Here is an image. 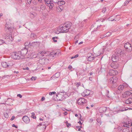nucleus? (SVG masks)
Wrapping results in <instances>:
<instances>
[{"mask_svg":"<svg viewBox=\"0 0 132 132\" xmlns=\"http://www.w3.org/2000/svg\"><path fill=\"white\" fill-rule=\"evenodd\" d=\"M90 94V92L89 90H85L81 94L82 96L83 97L86 96Z\"/></svg>","mask_w":132,"mask_h":132,"instance_id":"nucleus-16","label":"nucleus"},{"mask_svg":"<svg viewBox=\"0 0 132 132\" xmlns=\"http://www.w3.org/2000/svg\"><path fill=\"white\" fill-rule=\"evenodd\" d=\"M22 119L23 121L26 123H29L30 121V120L28 117L26 116H24L22 118Z\"/></svg>","mask_w":132,"mask_h":132,"instance_id":"nucleus-14","label":"nucleus"},{"mask_svg":"<svg viewBox=\"0 0 132 132\" xmlns=\"http://www.w3.org/2000/svg\"><path fill=\"white\" fill-rule=\"evenodd\" d=\"M106 110V108L105 107H103L100 108L99 109V111L101 113L105 112Z\"/></svg>","mask_w":132,"mask_h":132,"instance_id":"nucleus-19","label":"nucleus"},{"mask_svg":"<svg viewBox=\"0 0 132 132\" xmlns=\"http://www.w3.org/2000/svg\"><path fill=\"white\" fill-rule=\"evenodd\" d=\"M78 40H76L75 42V44H76L78 43Z\"/></svg>","mask_w":132,"mask_h":132,"instance_id":"nucleus-64","label":"nucleus"},{"mask_svg":"<svg viewBox=\"0 0 132 132\" xmlns=\"http://www.w3.org/2000/svg\"><path fill=\"white\" fill-rule=\"evenodd\" d=\"M71 126V124L70 123H68L67 124V127H69V126Z\"/></svg>","mask_w":132,"mask_h":132,"instance_id":"nucleus-56","label":"nucleus"},{"mask_svg":"<svg viewBox=\"0 0 132 132\" xmlns=\"http://www.w3.org/2000/svg\"><path fill=\"white\" fill-rule=\"evenodd\" d=\"M123 52L121 50L116 51V54L113 55L112 56V60L113 62H117L119 60V56L123 54Z\"/></svg>","mask_w":132,"mask_h":132,"instance_id":"nucleus-1","label":"nucleus"},{"mask_svg":"<svg viewBox=\"0 0 132 132\" xmlns=\"http://www.w3.org/2000/svg\"><path fill=\"white\" fill-rule=\"evenodd\" d=\"M56 93L55 92H50L49 93V95H52Z\"/></svg>","mask_w":132,"mask_h":132,"instance_id":"nucleus-37","label":"nucleus"},{"mask_svg":"<svg viewBox=\"0 0 132 132\" xmlns=\"http://www.w3.org/2000/svg\"><path fill=\"white\" fill-rule=\"evenodd\" d=\"M78 54H76L75 56H72L71 57V59H72L74 58H76L78 57Z\"/></svg>","mask_w":132,"mask_h":132,"instance_id":"nucleus-35","label":"nucleus"},{"mask_svg":"<svg viewBox=\"0 0 132 132\" xmlns=\"http://www.w3.org/2000/svg\"><path fill=\"white\" fill-rule=\"evenodd\" d=\"M60 53V52L57 53L56 52H55L53 51L51 52L50 53L49 55L50 56L54 57V58H55V57H56V55H57V56H58L59 55Z\"/></svg>","mask_w":132,"mask_h":132,"instance_id":"nucleus-13","label":"nucleus"},{"mask_svg":"<svg viewBox=\"0 0 132 132\" xmlns=\"http://www.w3.org/2000/svg\"><path fill=\"white\" fill-rule=\"evenodd\" d=\"M57 4L58 5L60 6H61L62 5V2H60V1L59 2H58V3H57Z\"/></svg>","mask_w":132,"mask_h":132,"instance_id":"nucleus-48","label":"nucleus"},{"mask_svg":"<svg viewBox=\"0 0 132 132\" xmlns=\"http://www.w3.org/2000/svg\"><path fill=\"white\" fill-rule=\"evenodd\" d=\"M45 54V53H44L43 51L39 52L37 54V56L35 57H38L40 59H42V57L44 56Z\"/></svg>","mask_w":132,"mask_h":132,"instance_id":"nucleus-17","label":"nucleus"},{"mask_svg":"<svg viewBox=\"0 0 132 132\" xmlns=\"http://www.w3.org/2000/svg\"><path fill=\"white\" fill-rule=\"evenodd\" d=\"M45 123L44 122H42L41 123H40L39 125H37L38 126H41L42 125H44Z\"/></svg>","mask_w":132,"mask_h":132,"instance_id":"nucleus-42","label":"nucleus"},{"mask_svg":"<svg viewBox=\"0 0 132 132\" xmlns=\"http://www.w3.org/2000/svg\"><path fill=\"white\" fill-rule=\"evenodd\" d=\"M60 75V74L59 73H55V75H53L52 77H51V79H53L54 78H55V77L58 78L59 77Z\"/></svg>","mask_w":132,"mask_h":132,"instance_id":"nucleus-24","label":"nucleus"},{"mask_svg":"<svg viewBox=\"0 0 132 132\" xmlns=\"http://www.w3.org/2000/svg\"><path fill=\"white\" fill-rule=\"evenodd\" d=\"M84 100V98H80L78 100L77 103L78 104L81 105L82 104H83V101Z\"/></svg>","mask_w":132,"mask_h":132,"instance_id":"nucleus-21","label":"nucleus"},{"mask_svg":"<svg viewBox=\"0 0 132 132\" xmlns=\"http://www.w3.org/2000/svg\"><path fill=\"white\" fill-rule=\"evenodd\" d=\"M72 68V66L71 65H69L68 67V68L69 69H70V68Z\"/></svg>","mask_w":132,"mask_h":132,"instance_id":"nucleus-61","label":"nucleus"},{"mask_svg":"<svg viewBox=\"0 0 132 132\" xmlns=\"http://www.w3.org/2000/svg\"><path fill=\"white\" fill-rule=\"evenodd\" d=\"M35 78H35V77H34L33 76H32V77H31V79H32V80H33V78H34V79L33 80H36V79H35Z\"/></svg>","mask_w":132,"mask_h":132,"instance_id":"nucleus-57","label":"nucleus"},{"mask_svg":"<svg viewBox=\"0 0 132 132\" xmlns=\"http://www.w3.org/2000/svg\"><path fill=\"white\" fill-rule=\"evenodd\" d=\"M130 2L129 0H126L124 3V6H126Z\"/></svg>","mask_w":132,"mask_h":132,"instance_id":"nucleus-32","label":"nucleus"},{"mask_svg":"<svg viewBox=\"0 0 132 132\" xmlns=\"http://www.w3.org/2000/svg\"><path fill=\"white\" fill-rule=\"evenodd\" d=\"M106 11V8L105 7L102 10V12L103 13H104Z\"/></svg>","mask_w":132,"mask_h":132,"instance_id":"nucleus-43","label":"nucleus"},{"mask_svg":"<svg viewBox=\"0 0 132 132\" xmlns=\"http://www.w3.org/2000/svg\"><path fill=\"white\" fill-rule=\"evenodd\" d=\"M76 128L77 129H78V131H80L81 130V129H80V128H79V126H76Z\"/></svg>","mask_w":132,"mask_h":132,"instance_id":"nucleus-50","label":"nucleus"},{"mask_svg":"<svg viewBox=\"0 0 132 132\" xmlns=\"http://www.w3.org/2000/svg\"><path fill=\"white\" fill-rule=\"evenodd\" d=\"M52 39L53 40V41L54 42H57V40L56 39H55V37H53Z\"/></svg>","mask_w":132,"mask_h":132,"instance_id":"nucleus-47","label":"nucleus"},{"mask_svg":"<svg viewBox=\"0 0 132 132\" xmlns=\"http://www.w3.org/2000/svg\"><path fill=\"white\" fill-rule=\"evenodd\" d=\"M45 99V97L43 96L42 97L41 99V101H42L44 100Z\"/></svg>","mask_w":132,"mask_h":132,"instance_id":"nucleus-51","label":"nucleus"},{"mask_svg":"<svg viewBox=\"0 0 132 132\" xmlns=\"http://www.w3.org/2000/svg\"><path fill=\"white\" fill-rule=\"evenodd\" d=\"M32 0H28L27 1L28 3L29 4H30L32 1Z\"/></svg>","mask_w":132,"mask_h":132,"instance_id":"nucleus-54","label":"nucleus"},{"mask_svg":"<svg viewBox=\"0 0 132 132\" xmlns=\"http://www.w3.org/2000/svg\"><path fill=\"white\" fill-rule=\"evenodd\" d=\"M127 85L126 84H124L123 85H120L118 88V89L121 92L123 90L124 88L127 87Z\"/></svg>","mask_w":132,"mask_h":132,"instance_id":"nucleus-12","label":"nucleus"},{"mask_svg":"<svg viewBox=\"0 0 132 132\" xmlns=\"http://www.w3.org/2000/svg\"><path fill=\"white\" fill-rule=\"evenodd\" d=\"M106 37V35H102L101 36L100 38H103L104 37Z\"/></svg>","mask_w":132,"mask_h":132,"instance_id":"nucleus-46","label":"nucleus"},{"mask_svg":"<svg viewBox=\"0 0 132 132\" xmlns=\"http://www.w3.org/2000/svg\"><path fill=\"white\" fill-rule=\"evenodd\" d=\"M105 35H106V36H108L111 35V34L110 32H108L106 33Z\"/></svg>","mask_w":132,"mask_h":132,"instance_id":"nucleus-41","label":"nucleus"},{"mask_svg":"<svg viewBox=\"0 0 132 132\" xmlns=\"http://www.w3.org/2000/svg\"><path fill=\"white\" fill-rule=\"evenodd\" d=\"M38 1V2L40 3H42L43 1L42 0H37Z\"/></svg>","mask_w":132,"mask_h":132,"instance_id":"nucleus-55","label":"nucleus"},{"mask_svg":"<svg viewBox=\"0 0 132 132\" xmlns=\"http://www.w3.org/2000/svg\"><path fill=\"white\" fill-rule=\"evenodd\" d=\"M97 122L98 123H101V121L99 119H97Z\"/></svg>","mask_w":132,"mask_h":132,"instance_id":"nucleus-53","label":"nucleus"},{"mask_svg":"<svg viewBox=\"0 0 132 132\" xmlns=\"http://www.w3.org/2000/svg\"><path fill=\"white\" fill-rule=\"evenodd\" d=\"M4 29L5 31L6 32H10V33H11L12 32V29L11 28V26L10 24H7V22L5 25Z\"/></svg>","mask_w":132,"mask_h":132,"instance_id":"nucleus-5","label":"nucleus"},{"mask_svg":"<svg viewBox=\"0 0 132 132\" xmlns=\"http://www.w3.org/2000/svg\"><path fill=\"white\" fill-rule=\"evenodd\" d=\"M37 43L36 42H34L32 43L30 42L29 43V45L34 46L36 45V43Z\"/></svg>","mask_w":132,"mask_h":132,"instance_id":"nucleus-27","label":"nucleus"},{"mask_svg":"<svg viewBox=\"0 0 132 132\" xmlns=\"http://www.w3.org/2000/svg\"><path fill=\"white\" fill-rule=\"evenodd\" d=\"M4 115L5 118H7L8 117V113H4Z\"/></svg>","mask_w":132,"mask_h":132,"instance_id":"nucleus-38","label":"nucleus"},{"mask_svg":"<svg viewBox=\"0 0 132 132\" xmlns=\"http://www.w3.org/2000/svg\"><path fill=\"white\" fill-rule=\"evenodd\" d=\"M125 102L126 104H129L132 103V98H129L125 101Z\"/></svg>","mask_w":132,"mask_h":132,"instance_id":"nucleus-22","label":"nucleus"},{"mask_svg":"<svg viewBox=\"0 0 132 132\" xmlns=\"http://www.w3.org/2000/svg\"><path fill=\"white\" fill-rule=\"evenodd\" d=\"M60 29L61 31V32L64 33V32L68 30L66 26H65V25L63 24H62L60 26Z\"/></svg>","mask_w":132,"mask_h":132,"instance_id":"nucleus-9","label":"nucleus"},{"mask_svg":"<svg viewBox=\"0 0 132 132\" xmlns=\"http://www.w3.org/2000/svg\"><path fill=\"white\" fill-rule=\"evenodd\" d=\"M130 123H128V124L127 123H126V124L125 125H123V126L124 127H127V128H129V126H130Z\"/></svg>","mask_w":132,"mask_h":132,"instance_id":"nucleus-29","label":"nucleus"},{"mask_svg":"<svg viewBox=\"0 0 132 132\" xmlns=\"http://www.w3.org/2000/svg\"><path fill=\"white\" fill-rule=\"evenodd\" d=\"M83 103H86L87 102V100L84 99V100H83Z\"/></svg>","mask_w":132,"mask_h":132,"instance_id":"nucleus-60","label":"nucleus"},{"mask_svg":"<svg viewBox=\"0 0 132 132\" xmlns=\"http://www.w3.org/2000/svg\"><path fill=\"white\" fill-rule=\"evenodd\" d=\"M55 37V39H59V38L57 37Z\"/></svg>","mask_w":132,"mask_h":132,"instance_id":"nucleus-62","label":"nucleus"},{"mask_svg":"<svg viewBox=\"0 0 132 132\" xmlns=\"http://www.w3.org/2000/svg\"><path fill=\"white\" fill-rule=\"evenodd\" d=\"M118 80L117 77L115 76H114L110 78L109 80V82L112 84H114Z\"/></svg>","mask_w":132,"mask_h":132,"instance_id":"nucleus-7","label":"nucleus"},{"mask_svg":"<svg viewBox=\"0 0 132 132\" xmlns=\"http://www.w3.org/2000/svg\"><path fill=\"white\" fill-rule=\"evenodd\" d=\"M31 114H32L31 117H32V116L33 117H32L33 118L35 119L36 118V117L34 116L35 115V113H34V112L32 113H31Z\"/></svg>","mask_w":132,"mask_h":132,"instance_id":"nucleus-36","label":"nucleus"},{"mask_svg":"<svg viewBox=\"0 0 132 132\" xmlns=\"http://www.w3.org/2000/svg\"><path fill=\"white\" fill-rule=\"evenodd\" d=\"M12 127H15L16 128V126L14 124H13L12 125Z\"/></svg>","mask_w":132,"mask_h":132,"instance_id":"nucleus-58","label":"nucleus"},{"mask_svg":"<svg viewBox=\"0 0 132 132\" xmlns=\"http://www.w3.org/2000/svg\"><path fill=\"white\" fill-rule=\"evenodd\" d=\"M68 114V113L66 111H65V112H64V116H65V115H67Z\"/></svg>","mask_w":132,"mask_h":132,"instance_id":"nucleus-59","label":"nucleus"},{"mask_svg":"<svg viewBox=\"0 0 132 132\" xmlns=\"http://www.w3.org/2000/svg\"><path fill=\"white\" fill-rule=\"evenodd\" d=\"M27 50L26 49L22 50L21 51H18L17 54H19V55H17V59H22L23 57H22L21 56H24L27 54Z\"/></svg>","mask_w":132,"mask_h":132,"instance_id":"nucleus-2","label":"nucleus"},{"mask_svg":"<svg viewBox=\"0 0 132 132\" xmlns=\"http://www.w3.org/2000/svg\"><path fill=\"white\" fill-rule=\"evenodd\" d=\"M5 42L4 40H3L1 39H0V45L2 44L3 43H5Z\"/></svg>","mask_w":132,"mask_h":132,"instance_id":"nucleus-39","label":"nucleus"},{"mask_svg":"<svg viewBox=\"0 0 132 132\" xmlns=\"http://www.w3.org/2000/svg\"><path fill=\"white\" fill-rule=\"evenodd\" d=\"M46 5L48 6L50 9H52L54 6L51 0H44Z\"/></svg>","mask_w":132,"mask_h":132,"instance_id":"nucleus-4","label":"nucleus"},{"mask_svg":"<svg viewBox=\"0 0 132 132\" xmlns=\"http://www.w3.org/2000/svg\"><path fill=\"white\" fill-rule=\"evenodd\" d=\"M65 25V26H66L67 28L69 30L70 28L72 26V23L69 21L66 22L64 24Z\"/></svg>","mask_w":132,"mask_h":132,"instance_id":"nucleus-15","label":"nucleus"},{"mask_svg":"<svg viewBox=\"0 0 132 132\" xmlns=\"http://www.w3.org/2000/svg\"><path fill=\"white\" fill-rule=\"evenodd\" d=\"M64 92H60L59 93H64ZM56 96L58 97H61V94L59 93L58 95H56Z\"/></svg>","mask_w":132,"mask_h":132,"instance_id":"nucleus-40","label":"nucleus"},{"mask_svg":"<svg viewBox=\"0 0 132 132\" xmlns=\"http://www.w3.org/2000/svg\"><path fill=\"white\" fill-rule=\"evenodd\" d=\"M15 117L14 116H13L11 119V121L13 120L15 118Z\"/></svg>","mask_w":132,"mask_h":132,"instance_id":"nucleus-52","label":"nucleus"},{"mask_svg":"<svg viewBox=\"0 0 132 132\" xmlns=\"http://www.w3.org/2000/svg\"><path fill=\"white\" fill-rule=\"evenodd\" d=\"M111 17H109L108 19L109 21H117L119 20V19H112L111 18Z\"/></svg>","mask_w":132,"mask_h":132,"instance_id":"nucleus-26","label":"nucleus"},{"mask_svg":"<svg viewBox=\"0 0 132 132\" xmlns=\"http://www.w3.org/2000/svg\"><path fill=\"white\" fill-rule=\"evenodd\" d=\"M110 65L112 68L114 69H117L119 66V65L117 62H113Z\"/></svg>","mask_w":132,"mask_h":132,"instance_id":"nucleus-10","label":"nucleus"},{"mask_svg":"<svg viewBox=\"0 0 132 132\" xmlns=\"http://www.w3.org/2000/svg\"><path fill=\"white\" fill-rule=\"evenodd\" d=\"M78 123H80V125H82V123L80 121H79L78 122Z\"/></svg>","mask_w":132,"mask_h":132,"instance_id":"nucleus-63","label":"nucleus"},{"mask_svg":"<svg viewBox=\"0 0 132 132\" xmlns=\"http://www.w3.org/2000/svg\"><path fill=\"white\" fill-rule=\"evenodd\" d=\"M45 5L43 4L41 5L40 7V10H42L45 9Z\"/></svg>","mask_w":132,"mask_h":132,"instance_id":"nucleus-31","label":"nucleus"},{"mask_svg":"<svg viewBox=\"0 0 132 132\" xmlns=\"http://www.w3.org/2000/svg\"><path fill=\"white\" fill-rule=\"evenodd\" d=\"M7 64H8V67H11L13 65V64L12 63L11 61H9L7 63Z\"/></svg>","mask_w":132,"mask_h":132,"instance_id":"nucleus-33","label":"nucleus"},{"mask_svg":"<svg viewBox=\"0 0 132 132\" xmlns=\"http://www.w3.org/2000/svg\"><path fill=\"white\" fill-rule=\"evenodd\" d=\"M122 132H129V129L128 128H125L123 129L122 130Z\"/></svg>","mask_w":132,"mask_h":132,"instance_id":"nucleus-30","label":"nucleus"},{"mask_svg":"<svg viewBox=\"0 0 132 132\" xmlns=\"http://www.w3.org/2000/svg\"><path fill=\"white\" fill-rule=\"evenodd\" d=\"M16 52H13L12 53L11 55V57L13 59H16Z\"/></svg>","mask_w":132,"mask_h":132,"instance_id":"nucleus-20","label":"nucleus"},{"mask_svg":"<svg viewBox=\"0 0 132 132\" xmlns=\"http://www.w3.org/2000/svg\"><path fill=\"white\" fill-rule=\"evenodd\" d=\"M59 8V9H60V10H59V11H62V10H63V7H59V8Z\"/></svg>","mask_w":132,"mask_h":132,"instance_id":"nucleus-44","label":"nucleus"},{"mask_svg":"<svg viewBox=\"0 0 132 132\" xmlns=\"http://www.w3.org/2000/svg\"><path fill=\"white\" fill-rule=\"evenodd\" d=\"M125 94L126 96H132V93L129 91H127L125 92Z\"/></svg>","mask_w":132,"mask_h":132,"instance_id":"nucleus-25","label":"nucleus"},{"mask_svg":"<svg viewBox=\"0 0 132 132\" xmlns=\"http://www.w3.org/2000/svg\"><path fill=\"white\" fill-rule=\"evenodd\" d=\"M22 96V95L20 94H19L17 95V97H19L20 98H21Z\"/></svg>","mask_w":132,"mask_h":132,"instance_id":"nucleus-45","label":"nucleus"},{"mask_svg":"<svg viewBox=\"0 0 132 132\" xmlns=\"http://www.w3.org/2000/svg\"><path fill=\"white\" fill-rule=\"evenodd\" d=\"M60 2H62V5H63L65 3V2L63 0H61V1H60Z\"/></svg>","mask_w":132,"mask_h":132,"instance_id":"nucleus-49","label":"nucleus"},{"mask_svg":"<svg viewBox=\"0 0 132 132\" xmlns=\"http://www.w3.org/2000/svg\"><path fill=\"white\" fill-rule=\"evenodd\" d=\"M49 62L48 59L45 58L40 59L39 60V63L42 65L47 64Z\"/></svg>","mask_w":132,"mask_h":132,"instance_id":"nucleus-8","label":"nucleus"},{"mask_svg":"<svg viewBox=\"0 0 132 132\" xmlns=\"http://www.w3.org/2000/svg\"><path fill=\"white\" fill-rule=\"evenodd\" d=\"M2 65L4 68H6L8 67V65L7 64V63L4 62L2 63Z\"/></svg>","mask_w":132,"mask_h":132,"instance_id":"nucleus-23","label":"nucleus"},{"mask_svg":"<svg viewBox=\"0 0 132 132\" xmlns=\"http://www.w3.org/2000/svg\"><path fill=\"white\" fill-rule=\"evenodd\" d=\"M91 54V55H90L89 56H88V57L87 58V60L88 61H91L94 60L95 58V57L94 56V55H93L92 54Z\"/></svg>","mask_w":132,"mask_h":132,"instance_id":"nucleus-18","label":"nucleus"},{"mask_svg":"<svg viewBox=\"0 0 132 132\" xmlns=\"http://www.w3.org/2000/svg\"><path fill=\"white\" fill-rule=\"evenodd\" d=\"M75 84L76 86L77 87H79V86L80 85V82H76L75 83Z\"/></svg>","mask_w":132,"mask_h":132,"instance_id":"nucleus-34","label":"nucleus"},{"mask_svg":"<svg viewBox=\"0 0 132 132\" xmlns=\"http://www.w3.org/2000/svg\"><path fill=\"white\" fill-rule=\"evenodd\" d=\"M127 110V109H126L125 108H123V109H120L119 110H118V111H117V113L121 112L124 111L126 110Z\"/></svg>","mask_w":132,"mask_h":132,"instance_id":"nucleus-28","label":"nucleus"},{"mask_svg":"<svg viewBox=\"0 0 132 132\" xmlns=\"http://www.w3.org/2000/svg\"><path fill=\"white\" fill-rule=\"evenodd\" d=\"M118 73V72L117 71L114 70H110L109 72V74L110 76L116 75Z\"/></svg>","mask_w":132,"mask_h":132,"instance_id":"nucleus-11","label":"nucleus"},{"mask_svg":"<svg viewBox=\"0 0 132 132\" xmlns=\"http://www.w3.org/2000/svg\"><path fill=\"white\" fill-rule=\"evenodd\" d=\"M124 47L126 49V50L128 52H130L132 50V45L128 42L125 44Z\"/></svg>","mask_w":132,"mask_h":132,"instance_id":"nucleus-6","label":"nucleus"},{"mask_svg":"<svg viewBox=\"0 0 132 132\" xmlns=\"http://www.w3.org/2000/svg\"><path fill=\"white\" fill-rule=\"evenodd\" d=\"M3 37L4 38L5 41L7 42H11L13 40V38L12 37L11 34H4L3 36Z\"/></svg>","mask_w":132,"mask_h":132,"instance_id":"nucleus-3","label":"nucleus"}]
</instances>
